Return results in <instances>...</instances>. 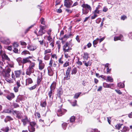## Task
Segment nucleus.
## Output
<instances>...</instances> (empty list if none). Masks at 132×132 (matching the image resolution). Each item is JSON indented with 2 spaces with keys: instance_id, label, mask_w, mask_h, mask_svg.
Listing matches in <instances>:
<instances>
[{
  "instance_id": "2f4dec72",
  "label": "nucleus",
  "mask_w": 132,
  "mask_h": 132,
  "mask_svg": "<svg viewBox=\"0 0 132 132\" xmlns=\"http://www.w3.org/2000/svg\"><path fill=\"white\" fill-rule=\"evenodd\" d=\"M99 39L98 38H96L95 40H94L93 42V45L94 47H95L96 45L98 43Z\"/></svg>"
},
{
  "instance_id": "c9c22d12",
  "label": "nucleus",
  "mask_w": 132,
  "mask_h": 132,
  "mask_svg": "<svg viewBox=\"0 0 132 132\" xmlns=\"http://www.w3.org/2000/svg\"><path fill=\"white\" fill-rule=\"evenodd\" d=\"M12 111L10 110L9 109H5L3 110V112H1L3 113V112H5V113H12Z\"/></svg>"
},
{
  "instance_id": "b1692460",
  "label": "nucleus",
  "mask_w": 132,
  "mask_h": 132,
  "mask_svg": "<svg viewBox=\"0 0 132 132\" xmlns=\"http://www.w3.org/2000/svg\"><path fill=\"white\" fill-rule=\"evenodd\" d=\"M28 129L30 132H34L35 131L34 127L30 125L28 126Z\"/></svg>"
},
{
  "instance_id": "a19ab883",
  "label": "nucleus",
  "mask_w": 132,
  "mask_h": 132,
  "mask_svg": "<svg viewBox=\"0 0 132 132\" xmlns=\"http://www.w3.org/2000/svg\"><path fill=\"white\" fill-rule=\"evenodd\" d=\"M9 78H5V80L7 81V82L9 83H12L13 81L11 79H9Z\"/></svg>"
},
{
  "instance_id": "5701e85b",
  "label": "nucleus",
  "mask_w": 132,
  "mask_h": 132,
  "mask_svg": "<svg viewBox=\"0 0 132 132\" xmlns=\"http://www.w3.org/2000/svg\"><path fill=\"white\" fill-rule=\"evenodd\" d=\"M65 76L63 78L64 80H68L70 79V73H66Z\"/></svg>"
},
{
  "instance_id": "6e6d98bb",
  "label": "nucleus",
  "mask_w": 132,
  "mask_h": 132,
  "mask_svg": "<svg viewBox=\"0 0 132 132\" xmlns=\"http://www.w3.org/2000/svg\"><path fill=\"white\" fill-rule=\"evenodd\" d=\"M13 104L14 107L15 108H18L19 106L18 104L16 103H14Z\"/></svg>"
},
{
  "instance_id": "a18cd8bd",
  "label": "nucleus",
  "mask_w": 132,
  "mask_h": 132,
  "mask_svg": "<svg viewBox=\"0 0 132 132\" xmlns=\"http://www.w3.org/2000/svg\"><path fill=\"white\" fill-rule=\"evenodd\" d=\"M41 23L42 24L45 25V22L44 21V19L43 18H41L40 19Z\"/></svg>"
},
{
  "instance_id": "9d476101",
  "label": "nucleus",
  "mask_w": 132,
  "mask_h": 132,
  "mask_svg": "<svg viewBox=\"0 0 132 132\" xmlns=\"http://www.w3.org/2000/svg\"><path fill=\"white\" fill-rule=\"evenodd\" d=\"M66 112V110L65 109L62 108L60 109L57 111V115L58 116H61L64 114Z\"/></svg>"
},
{
  "instance_id": "864d4df0",
  "label": "nucleus",
  "mask_w": 132,
  "mask_h": 132,
  "mask_svg": "<svg viewBox=\"0 0 132 132\" xmlns=\"http://www.w3.org/2000/svg\"><path fill=\"white\" fill-rule=\"evenodd\" d=\"M69 65V62L66 61L63 65V67H66Z\"/></svg>"
},
{
  "instance_id": "3c124183",
  "label": "nucleus",
  "mask_w": 132,
  "mask_h": 132,
  "mask_svg": "<svg viewBox=\"0 0 132 132\" xmlns=\"http://www.w3.org/2000/svg\"><path fill=\"white\" fill-rule=\"evenodd\" d=\"M44 46L46 48H47L48 47V43L47 42H44L43 44Z\"/></svg>"
},
{
  "instance_id": "0e129e2a",
  "label": "nucleus",
  "mask_w": 132,
  "mask_h": 132,
  "mask_svg": "<svg viewBox=\"0 0 132 132\" xmlns=\"http://www.w3.org/2000/svg\"><path fill=\"white\" fill-rule=\"evenodd\" d=\"M115 90L117 93L119 94H122V92L119 90L115 89Z\"/></svg>"
},
{
  "instance_id": "4be33fe9",
  "label": "nucleus",
  "mask_w": 132,
  "mask_h": 132,
  "mask_svg": "<svg viewBox=\"0 0 132 132\" xmlns=\"http://www.w3.org/2000/svg\"><path fill=\"white\" fill-rule=\"evenodd\" d=\"M33 82V81L31 78H29L26 79V85H28L30 84H31Z\"/></svg>"
},
{
  "instance_id": "ddd939ff",
  "label": "nucleus",
  "mask_w": 132,
  "mask_h": 132,
  "mask_svg": "<svg viewBox=\"0 0 132 132\" xmlns=\"http://www.w3.org/2000/svg\"><path fill=\"white\" fill-rule=\"evenodd\" d=\"M37 46L34 45H29L27 47L28 49L31 51L35 50L37 48Z\"/></svg>"
},
{
  "instance_id": "f8f14e48",
  "label": "nucleus",
  "mask_w": 132,
  "mask_h": 132,
  "mask_svg": "<svg viewBox=\"0 0 132 132\" xmlns=\"http://www.w3.org/2000/svg\"><path fill=\"white\" fill-rule=\"evenodd\" d=\"M21 121L23 123L24 126H25L27 123L30 122V120L28 119L27 117L25 116L24 118L22 119L21 120Z\"/></svg>"
},
{
  "instance_id": "423d86ee",
  "label": "nucleus",
  "mask_w": 132,
  "mask_h": 132,
  "mask_svg": "<svg viewBox=\"0 0 132 132\" xmlns=\"http://www.w3.org/2000/svg\"><path fill=\"white\" fill-rule=\"evenodd\" d=\"M0 55L2 56V60L3 61H4L5 60H7L9 62L11 60L10 58L6 54L5 52L3 51V50H0Z\"/></svg>"
},
{
  "instance_id": "1a4fd4ad",
  "label": "nucleus",
  "mask_w": 132,
  "mask_h": 132,
  "mask_svg": "<svg viewBox=\"0 0 132 132\" xmlns=\"http://www.w3.org/2000/svg\"><path fill=\"white\" fill-rule=\"evenodd\" d=\"M64 5L67 8H69L71 7L73 2L71 0H64Z\"/></svg>"
},
{
  "instance_id": "7ed1b4c3",
  "label": "nucleus",
  "mask_w": 132,
  "mask_h": 132,
  "mask_svg": "<svg viewBox=\"0 0 132 132\" xmlns=\"http://www.w3.org/2000/svg\"><path fill=\"white\" fill-rule=\"evenodd\" d=\"M82 7V9L83 14L86 15L89 11L91 12L92 10V8L90 6L87 4L83 3L81 5Z\"/></svg>"
},
{
  "instance_id": "338daca9",
  "label": "nucleus",
  "mask_w": 132,
  "mask_h": 132,
  "mask_svg": "<svg viewBox=\"0 0 132 132\" xmlns=\"http://www.w3.org/2000/svg\"><path fill=\"white\" fill-rule=\"evenodd\" d=\"M38 42L40 45H43L44 42H45V41L44 40H39Z\"/></svg>"
},
{
  "instance_id": "c85d7f7f",
  "label": "nucleus",
  "mask_w": 132,
  "mask_h": 132,
  "mask_svg": "<svg viewBox=\"0 0 132 132\" xmlns=\"http://www.w3.org/2000/svg\"><path fill=\"white\" fill-rule=\"evenodd\" d=\"M100 6V5H98L97 7H96V8L94 12V13L96 14H99L101 13V11L98 10V8Z\"/></svg>"
},
{
  "instance_id": "aec40b11",
  "label": "nucleus",
  "mask_w": 132,
  "mask_h": 132,
  "mask_svg": "<svg viewBox=\"0 0 132 132\" xmlns=\"http://www.w3.org/2000/svg\"><path fill=\"white\" fill-rule=\"evenodd\" d=\"M42 74H41L40 75H39V76L38 77L37 80V85L38 86L39 85L42 79Z\"/></svg>"
},
{
  "instance_id": "5fc2aeb1",
  "label": "nucleus",
  "mask_w": 132,
  "mask_h": 132,
  "mask_svg": "<svg viewBox=\"0 0 132 132\" xmlns=\"http://www.w3.org/2000/svg\"><path fill=\"white\" fill-rule=\"evenodd\" d=\"M47 40L49 41L50 42H51L52 41V39L50 35H49L47 37Z\"/></svg>"
},
{
  "instance_id": "7c9ffc66",
  "label": "nucleus",
  "mask_w": 132,
  "mask_h": 132,
  "mask_svg": "<svg viewBox=\"0 0 132 132\" xmlns=\"http://www.w3.org/2000/svg\"><path fill=\"white\" fill-rule=\"evenodd\" d=\"M56 44L57 45V47L58 48L59 51L60 49L61 45V42L60 41H57L56 42Z\"/></svg>"
},
{
  "instance_id": "0eeeda50",
  "label": "nucleus",
  "mask_w": 132,
  "mask_h": 132,
  "mask_svg": "<svg viewBox=\"0 0 132 132\" xmlns=\"http://www.w3.org/2000/svg\"><path fill=\"white\" fill-rule=\"evenodd\" d=\"M71 43V42H67L63 45V49L64 52L65 53L70 51V50H71V48L70 47V45Z\"/></svg>"
},
{
  "instance_id": "c03bdc74",
  "label": "nucleus",
  "mask_w": 132,
  "mask_h": 132,
  "mask_svg": "<svg viewBox=\"0 0 132 132\" xmlns=\"http://www.w3.org/2000/svg\"><path fill=\"white\" fill-rule=\"evenodd\" d=\"M75 117L74 116H72L70 118V121L71 122H73L75 121Z\"/></svg>"
},
{
  "instance_id": "13d9d810",
  "label": "nucleus",
  "mask_w": 132,
  "mask_h": 132,
  "mask_svg": "<svg viewBox=\"0 0 132 132\" xmlns=\"http://www.w3.org/2000/svg\"><path fill=\"white\" fill-rule=\"evenodd\" d=\"M127 18V17L126 16L123 15L121 16V19L122 20H124L125 19Z\"/></svg>"
},
{
  "instance_id": "a211bd4d",
  "label": "nucleus",
  "mask_w": 132,
  "mask_h": 132,
  "mask_svg": "<svg viewBox=\"0 0 132 132\" xmlns=\"http://www.w3.org/2000/svg\"><path fill=\"white\" fill-rule=\"evenodd\" d=\"M21 70H18L15 71L14 73L16 78L19 77L21 74Z\"/></svg>"
},
{
  "instance_id": "4d7b16f0",
  "label": "nucleus",
  "mask_w": 132,
  "mask_h": 132,
  "mask_svg": "<svg viewBox=\"0 0 132 132\" xmlns=\"http://www.w3.org/2000/svg\"><path fill=\"white\" fill-rule=\"evenodd\" d=\"M13 46L14 48H16L19 46L18 44L16 42H14L13 44Z\"/></svg>"
},
{
  "instance_id": "412c9836",
  "label": "nucleus",
  "mask_w": 132,
  "mask_h": 132,
  "mask_svg": "<svg viewBox=\"0 0 132 132\" xmlns=\"http://www.w3.org/2000/svg\"><path fill=\"white\" fill-rule=\"evenodd\" d=\"M1 130L4 132H8L11 129L9 127L7 126L1 128Z\"/></svg>"
},
{
  "instance_id": "680f3d73",
  "label": "nucleus",
  "mask_w": 132,
  "mask_h": 132,
  "mask_svg": "<svg viewBox=\"0 0 132 132\" xmlns=\"http://www.w3.org/2000/svg\"><path fill=\"white\" fill-rule=\"evenodd\" d=\"M111 69H109V68H107L106 72L107 74L110 73L111 71Z\"/></svg>"
},
{
  "instance_id": "4c0bfd02",
  "label": "nucleus",
  "mask_w": 132,
  "mask_h": 132,
  "mask_svg": "<svg viewBox=\"0 0 132 132\" xmlns=\"http://www.w3.org/2000/svg\"><path fill=\"white\" fill-rule=\"evenodd\" d=\"M51 52V50L50 49H47L45 50L44 51V54H48V53Z\"/></svg>"
},
{
  "instance_id": "052dcab7",
  "label": "nucleus",
  "mask_w": 132,
  "mask_h": 132,
  "mask_svg": "<svg viewBox=\"0 0 132 132\" xmlns=\"http://www.w3.org/2000/svg\"><path fill=\"white\" fill-rule=\"evenodd\" d=\"M16 84L17 85L18 87H19L21 86V85L20 84V80H18L16 82Z\"/></svg>"
},
{
  "instance_id": "09e8293b",
  "label": "nucleus",
  "mask_w": 132,
  "mask_h": 132,
  "mask_svg": "<svg viewBox=\"0 0 132 132\" xmlns=\"http://www.w3.org/2000/svg\"><path fill=\"white\" fill-rule=\"evenodd\" d=\"M18 99L20 101H22L23 99V96L19 95L18 96Z\"/></svg>"
},
{
  "instance_id": "c756f323",
  "label": "nucleus",
  "mask_w": 132,
  "mask_h": 132,
  "mask_svg": "<svg viewBox=\"0 0 132 132\" xmlns=\"http://www.w3.org/2000/svg\"><path fill=\"white\" fill-rule=\"evenodd\" d=\"M71 74L72 75H75L77 72V69L76 67H74L71 71Z\"/></svg>"
},
{
  "instance_id": "6e6552de",
  "label": "nucleus",
  "mask_w": 132,
  "mask_h": 132,
  "mask_svg": "<svg viewBox=\"0 0 132 132\" xmlns=\"http://www.w3.org/2000/svg\"><path fill=\"white\" fill-rule=\"evenodd\" d=\"M12 113L13 115H16V117L19 119H21L22 118V113L16 110L13 111Z\"/></svg>"
},
{
  "instance_id": "a878e982",
  "label": "nucleus",
  "mask_w": 132,
  "mask_h": 132,
  "mask_svg": "<svg viewBox=\"0 0 132 132\" xmlns=\"http://www.w3.org/2000/svg\"><path fill=\"white\" fill-rule=\"evenodd\" d=\"M63 93L62 89L61 88H59L57 90V96L59 97H60L61 95Z\"/></svg>"
},
{
  "instance_id": "473e14b6",
  "label": "nucleus",
  "mask_w": 132,
  "mask_h": 132,
  "mask_svg": "<svg viewBox=\"0 0 132 132\" xmlns=\"http://www.w3.org/2000/svg\"><path fill=\"white\" fill-rule=\"evenodd\" d=\"M44 55L45 56L44 57V59L45 60H48L50 59V54H48Z\"/></svg>"
},
{
  "instance_id": "cd10ccee",
  "label": "nucleus",
  "mask_w": 132,
  "mask_h": 132,
  "mask_svg": "<svg viewBox=\"0 0 132 132\" xmlns=\"http://www.w3.org/2000/svg\"><path fill=\"white\" fill-rule=\"evenodd\" d=\"M89 54L87 52H85L84 54L83 57V59L84 60H87L88 58Z\"/></svg>"
},
{
  "instance_id": "e2e57ef3",
  "label": "nucleus",
  "mask_w": 132,
  "mask_h": 132,
  "mask_svg": "<svg viewBox=\"0 0 132 132\" xmlns=\"http://www.w3.org/2000/svg\"><path fill=\"white\" fill-rule=\"evenodd\" d=\"M71 70V67H68L67 68V70L66 71V72L67 73H69L70 74V71Z\"/></svg>"
},
{
  "instance_id": "bf43d9fd",
  "label": "nucleus",
  "mask_w": 132,
  "mask_h": 132,
  "mask_svg": "<svg viewBox=\"0 0 132 132\" xmlns=\"http://www.w3.org/2000/svg\"><path fill=\"white\" fill-rule=\"evenodd\" d=\"M19 87H14V90L15 92H17L18 91V88Z\"/></svg>"
},
{
  "instance_id": "39448f33",
  "label": "nucleus",
  "mask_w": 132,
  "mask_h": 132,
  "mask_svg": "<svg viewBox=\"0 0 132 132\" xmlns=\"http://www.w3.org/2000/svg\"><path fill=\"white\" fill-rule=\"evenodd\" d=\"M39 27L40 29L38 33L35 31V33L37 36H42L45 34L46 32V31L45 30V29L46 28V26H42L40 25L39 26Z\"/></svg>"
},
{
  "instance_id": "de8ad7c7",
  "label": "nucleus",
  "mask_w": 132,
  "mask_h": 132,
  "mask_svg": "<svg viewBox=\"0 0 132 132\" xmlns=\"http://www.w3.org/2000/svg\"><path fill=\"white\" fill-rule=\"evenodd\" d=\"M52 90H52L51 89L50 90L49 92L48 93V95L50 98H51V96H52Z\"/></svg>"
},
{
  "instance_id": "20e7f679",
  "label": "nucleus",
  "mask_w": 132,
  "mask_h": 132,
  "mask_svg": "<svg viewBox=\"0 0 132 132\" xmlns=\"http://www.w3.org/2000/svg\"><path fill=\"white\" fill-rule=\"evenodd\" d=\"M11 71V69L8 68L6 69H3L2 71V75L5 78H10V74Z\"/></svg>"
},
{
  "instance_id": "72a5a7b5",
  "label": "nucleus",
  "mask_w": 132,
  "mask_h": 132,
  "mask_svg": "<svg viewBox=\"0 0 132 132\" xmlns=\"http://www.w3.org/2000/svg\"><path fill=\"white\" fill-rule=\"evenodd\" d=\"M106 81H109L110 82H112L113 81V79L110 76H108L107 77Z\"/></svg>"
},
{
  "instance_id": "37998d69",
  "label": "nucleus",
  "mask_w": 132,
  "mask_h": 132,
  "mask_svg": "<svg viewBox=\"0 0 132 132\" xmlns=\"http://www.w3.org/2000/svg\"><path fill=\"white\" fill-rule=\"evenodd\" d=\"M4 42L6 44H9L10 43V41L9 39H5L4 41Z\"/></svg>"
},
{
  "instance_id": "f257e3e1",
  "label": "nucleus",
  "mask_w": 132,
  "mask_h": 132,
  "mask_svg": "<svg viewBox=\"0 0 132 132\" xmlns=\"http://www.w3.org/2000/svg\"><path fill=\"white\" fill-rule=\"evenodd\" d=\"M32 57L31 56H29L25 58L22 59L21 58L19 57L17 58L16 60L18 62L19 64L20 65H22V67L23 68L24 66V64L27 63H29L30 64L31 63H32L30 61V59H31Z\"/></svg>"
},
{
  "instance_id": "393cba45",
  "label": "nucleus",
  "mask_w": 132,
  "mask_h": 132,
  "mask_svg": "<svg viewBox=\"0 0 132 132\" xmlns=\"http://www.w3.org/2000/svg\"><path fill=\"white\" fill-rule=\"evenodd\" d=\"M29 125L30 126L33 127H34L36 126L37 128H38V126L37 125L35 121H32L30 122Z\"/></svg>"
},
{
  "instance_id": "58836bf2",
  "label": "nucleus",
  "mask_w": 132,
  "mask_h": 132,
  "mask_svg": "<svg viewBox=\"0 0 132 132\" xmlns=\"http://www.w3.org/2000/svg\"><path fill=\"white\" fill-rule=\"evenodd\" d=\"M125 86L124 84L123 83L119 82L118 84V86L120 88H122L124 87Z\"/></svg>"
},
{
  "instance_id": "2eb2a0df",
  "label": "nucleus",
  "mask_w": 132,
  "mask_h": 132,
  "mask_svg": "<svg viewBox=\"0 0 132 132\" xmlns=\"http://www.w3.org/2000/svg\"><path fill=\"white\" fill-rule=\"evenodd\" d=\"M83 63L84 64V65L86 67H87L88 66H90L92 64V61L89 60L88 61L86 60H84L83 61Z\"/></svg>"
},
{
  "instance_id": "dca6fc26",
  "label": "nucleus",
  "mask_w": 132,
  "mask_h": 132,
  "mask_svg": "<svg viewBox=\"0 0 132 132\" xmlns=\"http://www.w3.org/2000/svg\"><path fill=\"white\" fill-rule=\"evenodd\" d=\"M118 40H120L121 41L123 40V36L120 35L119 36L114 37V41H117Z\"/></svg>"
},
{
  "instance_id": "603ef678",
  "label": "nucleus",
  "mask_w": 132,
  "mask_h": 132,
  "mask_svg": "<svg viewBox=\"0 0 132 132\" xmlns=\"http://www.w3.org/2000/svg\"><path fill=\"white\" fill-rule=\"evenodd\" d=\"M78 1L79 0H77L76 2H75L72 5V7H74L78 5L79 4Z\"/></svg>"
},
{
  "instance_id": "6ab92c4d",
  "label": "nucleus",
  "mask_w": 132,
  "mask_h": 132,
  "mask_svg": "<svg viewBox=\"0 0 132 132\" xmlns=\"http://www.w3.org/2000/svg\"><path fill=\"white\" fill-rule=\"evenodd\" d=\"M113 85V84H108L106 82H104L103 83V86L105 88H111V86Z\"/></svg>"
},
{
  "instance_id": "49530a36",
  "label": "nucleus",
  "mask_w": 132,
  "mask_h": 132,
  "mask_svg": "<svg viewBox=\"0 0 132 132\" xmlns=\"http://www.w3.org/2000/svg\"><path fill=\"white\" fill-rule=\"evenodd\" d=\"M122 125V124H117L116 125L115 127H116V129H119L121 127V126Z\"/></svg>"
},
{
  "instance_id": "8fccbe9b",
  "label": "nucleus",
  "mask_w": 132,
  "mask_h": 132,
  "mask_svg": "<svg viewBox=\"0 0 132 132\" xmlns=\"http://www.w3.org/2000/svg\"><path fill=\"white\" fill-rule=\"evenodd\" d=\"M37 85V84L35 85L34 86H32L30 87L29 88V89L30 90H33L36 88Z\"/></svg>"
},
{
  "instance_id": "79ce46f5",
  "label": "nucleus",
  "mask_w": 132,
  "mask_h": 132,
  "mask_svg": "<svg viewBox=\"0 0 132 132\" xmlns=\"http://www.w3.org/2000/svg\"><path fill=\"white\" fill-rule=\"evenodd\" d=\"M62 126L64 130L65 129L67 126V124L66 123H64L62 124Z\"/></svg>"
},
{
  "instance_id": "4468645a",
  "label": "nucleus",
  "mask_w": 132,
  "mask_h": 132,
  "mask_svg": "<svg viewBox=\"0 0 132 132\" xmlns=\"http://www.w3.org/2000/svg\"><path fill=\"white\" fill-rule=\"evenodd\" d=\"M15 97L14 94L11 93L6 96V98L9 100L11 101Z\"/></svg>"
},
{
  "instance_id": "f704fd0d",
  "label": "nucleus",
  "mask_w": 132,
  "mask_h": 132,
  "mask_svg": "<svg viewBox=\"0 0 132 132\" xmlns=\"http://www.w3.org/2000/svg\"><path fill=\"white\" fill-rule=\"evenodd\" d=\"M46 103L45 101H43L41 102L40 105L42 107H45L46 106Z\"/></svg>"
},
{
  "instance_id": "e433bc0d",
  "label": "nucleus",
  "mask_w": 132,
  "mask_h": 132,
  "mask_svg": "<svg viewBox=\"0 0 132 132\" xmlns=\"http://www.w3.org/2000/svg\"><path fill=\"white\" fill-rule=\"evenodd\" d=\"M129 128L126 126H124L121 131L122 132H126L128 131L129 130Z\"/></svg>"
},
{
  "instance_id": "ea45409f",
  "label": "nucleus",
  "mask_w": 132,
  "mask_h": 132,
  "mask_svg": "<svg viewBox=\"0 0 132 132\" xmlns=\"http://www.w3.org/2000/svg\"><path fill=\"white\" fill-rule=\"evenodd\" d=\"M81 93L80 92L77 93H76L74 96L73 98H77L79 96V95L81 94Z\"/></svg>"
},
{
  "instance_id": "f03ea898",
  "label": "nucleus",
  "mask_w": 132,
  "mask_h": 132,
  "mask_svg": "<svg viewBox=\"0 0 132 132\" xmlns=\"http://www.w3.org/2000/svg\"><path fill=\"white\" fill-rule=\"evenodd\" d=\"M36 64L35 62L31 63L30 64L26 70V74L27 75L30 76L31 73L34 72V68Z\"/></svg>"
},
{
  "instance_id": "9b49d317",
  "label": "nucleus",
  "mask_w": 132,
  "mask_h": 132,
  "mask_svg": "<svg viewBox=\"0 0 132 132\" xmlns=\"http://www.w3.org/2000/svg\"><path fill=\"white\" fill-rule=\"evenodd\" d=\"M39 69L40 70H41L44 68L45 65L41 60H39Z\"/></svg>"
},
{
  "instance_id": "69168bd1",
  "label": "nucleus",
  "mask_w": 132,
  "mask_h": 132,
  "mask_svg": "<svg viewBox=\"0 0 132 132\" xmlns=\"http://www.w3.org/2000/svg\"><path fill=\"white\" fill-rule=\"evenodd\" d=\"M97 15L96 14L94 13V14L91 17V19H95L97 16Z\"/></svg>"
},
{
  "instance_id": "f3484780",
  "label": "nucleus",
  "mask_w": 132,
  "mask_h": 132,
  "mask_svg": "<svg viewBox=\"0 0 132 132\" xmlns=\"http://www.w3.org/2000/svg\"><path fill=\"white\" fill-rule=\"evenodd\" d=\"M47 70L48 75L50 76H52L53 75V72L51 67H48Z\"/></svg>"
},
{
  "instance_id": "bb28decb",
  "label": "nucleus",
  "mask_w": 132,
  "mask_h": 132,
  "mask_svg": "<svg viewBox=\"0 0 132 132\" xmlns=\"http://www.w3.org/2000/svg\"><path fill=\"white\" fill-rule=\"evenodd\" d=\"M56 85V83L55 82H53L50 86V89L53 90L55 89Z\"/></svg>"
},
{
  "instance_id": "774afa93",
  "label": "nucleus",
  "mask_w": 132,
  "mask_h": 132,
  "mask_svg": "<svg viewBox=\"0 0 132 132\" xmlns=\"http://www.w3.org/2000/svg\"><path fill=\"white\" fill-rule=\"evenodd\" d=\"M101 20V18H98L96 20V22L97 23H99L100 22Z\"/></svg>"
}]
</instances>
